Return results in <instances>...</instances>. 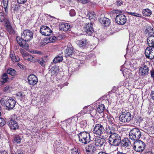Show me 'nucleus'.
<instances>
[{"label": "nucleus", "instance_id": "nucleus-29", "mask_svg": "<svg viewBox=\"0 0 154 154\" xmlns=\"http://www.w3.org/2000/svg\"><path fill=\"white\" fill-rule=\"evenodd\" d=\"M7 19H9L6 17V15L4 12H0V22H2L4 21L5 23V21Z\"/></svg>", "mask_w": 154, "mask_h": 154}, {"label": "nucleus", "instance_id": "nucleus-64", "mask_svg": "<svg viewBox=\"0 0 154 154\" xmlns=\"http://www.w3.org/2000/svg\"><path fill=\"white\" fill-rule=\"evenodd\" d=\"M2 110V107L0 106V111H1Z\"/></svg>", "mask_w": 154, "mask_h": 154}, {"label": "nucleus", "instance_id": "nucleus-62", "mask_svg": "<svg viewBox=\"0 0 154 154\" xmlns=\"http://www.w3.org/2000/svg\"><path fill=\"white\" fill-rule=\"evenodd\" d=\"M8 87L6 86L5 87V91H7L8 89Z\"/></svg>", "mask_w": 154, "mask_h": 154}, {"label": "nucleus", "instance_id": "nucleus-12", "mask_svg": "<svg viewBox=\"0 0 154 154\" xmlns=\"http://www.w3.org/2000/svg\"><path fill=\"white\" fill-rule=\"evenodd\" d=\"M149 69L146 65H142L139 69V73L140 76L144 78L149 73Z\"/></svg>", "mask_w": 154, "mask_h": 154}, {"label": "nucleus", "instance_id": "nucleus-63", "mask_svg": "<svg viewBox=\"0 0 154 154\" xmlns=\"http://www.w3.org/2000/svg\"><path fill=\"white\" fill-rule=\"evenodd\" d=\"M146 154H152V153L151 152H149L147 153Z\"/></svg>", "mask_w": 154, "mask_h": 154}, {"label": "nucleus", "instance_id": "nucleus-22", "mask_svg": "<svg viewBox=\"0 0 154 154\" xmlns=\"http://www.w3.org/2000/svg\"><path fill=\"white\" fill-rule=\"evenodd\" d=\"M147 42L148 47H154V35L149 36L147 39Z\"/></svg>", "mask_w": 154, "mask_h": 154}, {"label": "nucleus", "instance_id": "nucleus-20", "mask_svg": "<svg viewBox=\"0 0 154 154\" xmlns=\"http://www.w3.org/2000/svg\"><path fill=\"white\" fill-rule=\"evenodd\" d=\"M100 21L102 25L104 26H108L110 24L109 19L105 17L100 18Z\"/></svg>", "mask_w": 154, "mask_h": 154}, {"label": "nucleus", "instance_id": "nucleus-40", "mask_svg": "<svg viewBox=\"0 0 154 154\" xmlns=\"http://www.w3.org/2000/svg\"><path fill=\"white\" fill-rule=\"evenodd\" d=\"M128 13L129 15L134 16L136 17H141L142 16L141 14L135 12H128Z\"/></svg>", "mask_w": 154, "mask_h": 154}, {"label": "nucleus", "instance_id": "nucleus-2", "mask_svg": "<svg viewBox=\"0 0 154 154\" xmlns=\"http://www.w3.org/2000/svg\"><path fill=\"white\" fill-rule=\"evenodd\" d=\"M119 121L125 124L129 123L132 119V115L129 112L122 110L119 116Z\"/></svg>", "mask_w": 154, "mask_h": 154}, {"label": "nucleus", "instance_id": "nucleus-28", "mask_svg": "<svg viewBox=\"0 0 154 154\" xmlns=\"http://www.w3.org/2000/svg\"><path fill=\"white\" fill-rule=\"evenodd\" d=\"M105 109L104 106L103 104H101L98 106L96 109V111L97 112L100 114L102 113Z\"/></svg>", "mask_w": 154, "mask_h": 154}, {"label": "nucleus", "instance_id": "nucleus-19", "mask_svg": "<svg viewBox=\"0 0 154 154\" xmlns=\"http://www.w3.org/2000/svg\"><path fill=\"white\" fill-rule=\"evenodd\" d=\"M69 23H61L59 25V29L62 31H66L69 29L70 26Z\"/></svg>", "mask_w": 154, "mask_h": 154}, {"label": "nucleus", "instance_id": "nucleus-24", "mask_svg": "<svg viewBox=\"0 0 154 154\" xmlns=\"http://www.w3.org/2000/svg\"><path fill=\"white\" fill-rule=\"evenodd\" d=\"M145 32L146 33H148L149 36H153L154 33V30L153 28L150 26H146Z\"/></svg>", "mask_w": 154, "mask_h": 154}, {"label": "nucleus", "instance_id": "nucleus-60", "mask_svg": "<svg viewBox=\"0 0 154 154\" xmlns=\"http://www.w3.org/2000/svg\"><path fill=\"white\" fill-rule=\"evenodd\" d=\"M116 154H126V153H123V152H118Z\"/></svg>", "mask_w": 154, "mask_h": 154}, {"label": "nucleus", "instance_id": "nucleus-59", "mask_svg": "<svg viewBox=\"0 0 154 154\" xmlns=\"http://www.w3.org/2000/svg\"><path fill=\"white\" fill-rule=\"evenodd\" d=\"M29 56V55H27V56H26L25 58H24L25 60H26L28 61V59H29V57H28Z\"/></svg>", "mask_w": 154, "mask_h": 154}, {"label": "nucleus", "instance_id": "nucleus-57", "mask_svg": "<svg viewBox=\"0 0 154 154\" xmlns=\"http://www.w3.org/2000/svg\"><path fill=\"white\" fill-rule=\"evenodd\" d=\"M22 54L24 58H25L26 56H27V55H28L26 53H22Z\"/></svg>", "mask_w": 154, "mask_h": 154}, {"label": "nucleus", "instance_id": "nucleus-53", "mask_svg": "<svg viewBox=\"0 0 154 154\" xmlns=\"http://www.w3.org/2000/svg\"><path fill=\"white\" fill-rule=\"evenodd\" d=\"M150 74L151 77L154 79V69L150 71Z\"/></svg>", "mask_w": 154, "mask_h": 154}, {"label": "nucleus", "instance_id": "nucleus-61", "mask_svg": "<svg viewBox=\"0 0 154 154\" xmlns=\"http://www.w3.org/2000/svg\"><path fill=\"white\" fill-rule=\"evenodd\" d=\"M98 154H107L105 152H99Z\"/></svg>", "mask_w": 154, "mask_h": 154}, {"label": "nucleus", "instance_id": "nucleus-41", "mask_svg": "<svg viewBox=\"0 0 154 154\" xmlns=\"http://www.w3.org/2000/svg\"><path fill=\"white\" fill-rule=\"evenodd\" d=\"M81 128H84L87 126V122L85 120L82 121L80 123Z\"/></svg>", "mask_w": 154, "mask_h": 154}, {"label": "nucleus", "instance_id": "nucleus-36", "mask_svg": "<svg viewBox=\"0 0 154 154\" xmlns=\"http://www.w3.org/2000/svg\"><path fill=\"white\" fill-rule=\"evenodd\" d=\"M5 26L6 27L7 30L11 27L9 21V19H6L5 23Z\"/></svg>", "mask_w": 154, "mask_h": 154}, {"label": "nucleus", "instance_id": "nucleus-48", "mask_svg": "<svg viewBox=\"0 0 154 154\" xmlns=\"http://www.w3.org/2000/svg\"><path fill=\"white\" fill-rule=\"evenodd\" d=\"M4 6H7L8 4V0H2Z\"/></svg>", "mask_w": 154, "mask_h": 154}, {"label": "nucleus", "instance_id": "nucleus-42", "mask_svg": "<svg viewBox=\"0 0 154 154\" xmlns=\"http://www.w3.org/2000/svg\"><path fill=\"white\" fill-rule=\"evenodd\" d=\"M37 62L39 63L42 66H43L44 65L45 61L42 58H40L38 59Z\"/></svg>", "mask_w": 154, "mask_h": 154}, {"label": "nucleus", "instance_id": "nucleus-31", "mask_svg": "<svg viewBox=\"0 0 154 154\" xmlns=\"http://www.w3.org/2000/svg\"><path fill=\"white\" fill-rule=\"evenodd\" d=\"M7 73L12 76H14L17 75L16 71L14 69L9 68L7 71Z\"/></svg>", "mask_w": 154, "mask_h": 154}, {"label": "nucleus", "instance_id": "nucleus-27", "mask_svg": "<svg viewBox=\"0 0 154 154\" xmlns=\"http://www.w3.org/2000/svg\"><path fill=\"white\" fill-rule=\"evenodd\" d=\"M122 144L124 146L127 147L131 145V143L128 138H125L122 140Z\"/></svg>", "mask_w": 154, "mask_h": 154}, {"label": "nucleus", "instance_id": "nucleus-8", "mask_svg": "<svg viewBox=\"0 0 154 154\" xmlns=\"http://www.w3.org/2000/svg\"><path fill=\"white\" fill-rule=\"evenodd\" d=\"M33 33L31 30L29 29L24 30L21 33L22 38L25 41H29L33 38Z\"/></svg>", "mask_w": 154, "mask_h": 154}, {"label": "nucleus", "instance_id": "nucleus-25", "mask_svg": "<svg viewBox=\"0 0 154 154\" xmlns=\"http://www.w3.org/2000/svg\"><path fill=\"white\" fill-rule=\"evenodd\" d=\"M10 57L13 62H17L20 60V58L18 56H16L14 52H11Z\"/></svg>", "mask_w": 154, "mask_h": 154}, {"label": "nucleus", "instance_id": "nucleus-7", "mask_svg": "<svg viewBox=\"0 0 154 154\" xmlns=\"http://www.w3.org/2000/svg\"><path fill=\"white\" fill-rule=\"evenodd\" d=\"M75 50L71 43H69L64 51L65 55L66 57H73L75 56Z\"/></svg>", "mask_w": 154, "mask_h": 154}, {"label": "nucleus", "instance_id": "nucleus-50", "mask_svg": "<svg viewBox=\"0 0 154 154\" xmlns=\"http://www.w3.org/2000/svg\"><path fill=\"white\" fill-rule=\"evenodd\" d=\"M23 151L21 149H20L17 150L16 152V154H23Z\"/></svg>", "mask_w": 154, "mask_h": 154}, {"label": "nucleus", "instance_id": "nucleus-55", "mask_svg": "<svg viewBox=\"0 0 154 154\" xmlns=\"http://www.w3.org/2000/svg\"><path fill=\"white\" fill-rule=\"evenodd\" d=\"M56 70L55 69V70L53 69V72L54 73V74H55L56 75L58 73V71L57 70V68H56Z\"/></svg>", "mask_w": 154, "mask_h": 154}, {"label": "nucleus", "instance_id": "nucleus-21", "mask_svg": "<svg viewBox=\"0 0 154 154\" xmlns=\"http://www.w3.org/2000/svg\"><path fill=\"white\" fill-rule=\"evenodd\" d=\"M85 149L87 152H94L96 150V148L93 143L88 144L85 148Z\"/></svg>", "mask_w": 154, "mask_h": 154}, {"label": "nucleus", "instance_id": "nucleus-11", "mask_svg": "<svg viewBox=\"0 0 154 154\" xmlns=\"http://www.w3.org/2000/svg\"><path fill=\"white\" fill-rule=\"evenodd\" d=\"M7 124L12 130L15 131L19 128V126L17 122L12 118H10Z\"/></svg>", "mask_w": 154, "mask_h": 154}, {"label": "nucleus", "instance_id": "nucleus-17", "mask_svg": "<svg viewBox=\"0 0 154 154\" xmlns=\"http://www.w3.org/2000/svg\"><path fill=\"white\" fill-rule=\"evenodd\" d=\"M94 141L95 145L99 147L103 146L106 141L105 139L98 136L95 138Z\"/></svg>", "mask_w": 154, "mask_h": 154}, {"label": "nucleus", "instance_id": "nucleus-38", "mask_svg": "<svg viewBox=\"0 0 154 154\" xmlns=\"http://www.w3.org/2000/svg\"><path fill=\"white\" fill-rule=\"evenodd\" d=\"M23 97L24 95L21 92H18L16 96V98L20 101H22Z\"/></svg>", "mask_w": 154, "mask_h": 154}, {"label": "nucleus", "instance_id": "nucleus-56", "mask_svg": "<svg viewBox=\"0 0 154 154\" xmlns=\"http://www.w3.org/2000/svg\"><path fill=\"white\" fill-rule=\"evenodd\" d=\"M0 154H8V153L6 151L4 150L0 151Z\"/></svg>", "mask_w": 154, "mask_h": 154}, {"label": "nucleus", "instance_id": "nucleus-33", "mask_svg": "<svg viewBox=\"0 0 154 154\" xmlns=\"http://www.w3.org/2000/svg\"><path fill=\"white\" fill-rule=\"evenodd\" d=\"M57 38L55 36H52L51 37H48L47 41H48V42L53 43L55 42L57 40Z\"/></svg>", "mask_w": 154, "mask_h": 154}, {"label": "nucleus", "instance_id": "nucleus-34", "mask_svg": "<svg viewBox=\"0 0 154 154\" xmlns=\"http://www.w3.org/2000/svg\"><path fill=\"white\" fill-rule=\"evenodd\" d=\"M71 152L72 154H79V150L77 148L74 147L71 149Z\"/></svg>", "mask_w": 154, "mask_h": 154}, {"label": "nucleus", "instance_id": "nucleus-32", "mask_svg": "<svg viewBox=\"0 0 154 154\" xmlns=\"http://www.w3.org/2000/svg\"><path fill=\"white\" fill-rule=\"evenodd\" d=\"M143 13L144 16H148L151 15L152 12L149 9H146L143 10Z\"/></svg>", "mask_w": 154, "mask_h": 154}, {"label": "nucleus", "instance_id": "nucleus-51", "mask_svg": "<svg viewBox=\"0 0 154 154\" xmlns=\"http://www.w3.org/2000/svg\"><path fill=\"white\" fill-rule=\"evenodd\" d=\"M151 99L154 101V90L151 91L150 94Z\"/></svg>", "mask_w": 154, "mask_h": 154}, {"label": "nucleus", "instance_id": "nucleus-10", "mask_svg": "<svg viewBox=\"0 0 154 154\" xmlns=\"http://www.w3.org/2000/svg\"><path fill=\"white\" fill-rule=\"evenodd\" d=\"M116 21L118 24L123 25L126 23L127 21V18L124 14H119L116 16Z\"/></svg>", "mask_w": 154, "mask_h": 154}, {"label": "nucleus", "instance_id": "nucleus-26", "mask_svg": "<svg viewBox=\"0 0 154 154\" xmlns=\"http://www.w3.org/2000/svg\"><path fill=\"white\" fill-rule=\"evenodd\" d=\"M21 139L19 135H16L12 140V142L14 144H19L21 143Z\"/></svg>", "mask_w": 154, "mask_h": 154}, {"label": "nucleus", "instance_id": "nucleus-13", "mask_svg": "<svg viewBox=\"0 0 154 154\" xmlns=\"http://www.w3.org/2000/svg\"><path fill=\"white\" fill-rule=\"evenodd\" d=\"M145 55L147 58L152 60L154 58V47H148L145 51Z\"/></svg>", "mask_w": 154, "mask_h": 154}, {"label": "nucleus", "instance_id": "nucleus-39", "mask_svg": "<svg viewBox=\"0 0 154 154\" xmlns=\"http://www.w3.org/2000/svg\"><path fill=\"white\" fill-rule=\"evenodd\" d=\"M26 42L24 41L22 44V45L20 46L25 49H28L29 46L28 44Z\"/></svg>", "mask_w": 154, "mask_h": 154}, {"label": "nucleus", "instance_id": "nucleus-58", "mask_svg": "<svg viewBox=\"0 0 154 154\" xmlns=\"http://www.w3.org/2000/svg\"><path fill=\"white\" fill-rule=\"evenodd\" d=\"M18 66L20 67L21 68H23V66H24L21 65L20 64L18 63Z\"/></svg>", "mask_w": 154, "mask_h": 154}, {"label": "nucleus", "instance_id": "nucleus-46", "mask_svg": "<svg viewBox=\"0 0 154 154\" xmlns=\"http://www.w3.org/2000/svg\"><path fill=\"white\" fill-rule=\"evenodd\" d=\"M108 122L111 124H112L114 123V119L113 118H112L109 119H108Z\"/></svg>", "mask_w": 154, "mask_h": 154}, {"label": "nucleus", "instance_id": "nucleus-3", "mask_svg": "<svg viewBox=\"0 0 154 154\" xmlns=\"http://www.w3.org/2000/svg\"><path fill=\"white\" fill-rule=\"evenodd\" d=\"M145 144L142 141L137 140L134 141L133 149L136 152H142L145 149Z\"/></svg>", "mask_w": 154, "mask_h": 154}, {"label": "nucleus", "instance_id": "nucleus-4", "mask_svg": "<svg viewBox=\"0 0 154 154\" xmlns=\"http://www.w3.org/2000/svg\"><path fill=\"white\" fill-rule=\"evenodd\" d=\"M78 136L79 141L82 143L87 144L90 141V136L87 132H82L78 134Z\"/></svg>", "mask_w": 154, "mask_h": 154}, {"label": "nucleus", "instance_id": "nucleus-44", "mask_svg": "<svg viewBox=\"0 0 154 154\" xmlns=\"http://www.w3.org/2000/svg\"><path fill=\"white\" fill-rule=\"evenodd\" d=\"M5 124V122L4 119L0 117V126H3Z\"/></svg>", "mask_w": 154, "mask_h": 154}, {"label": "nucleus", "instance_id": "nucleus-9", "mask_svg": "<svg viewBox=\"0 0 154 154\" xmlns=\"http://www.w3.org/2000/svg\"><path fill=\"white\" fill-rule=\"evenodd\" d=\"M5 104L7 109L11 110L14 107L16 101L13 98L9 97L8 99L5 100Z\"/></svg>", "mask_w": 154, "mask_h": 154}, {"label": "nucleus", "instance_id": "nucleus-52", "mask_svg": "<svg viewBox=\"0 0 154 154\" xmlns=\"http://www.w3.org/2000/svg\"><path fill=\"white\" fill-rule=\"evenodd\" d=\"M7 30L10 34L13 33H14L13 29L12 27L11 28L9 29H8Z\"/></svg>", "mask_w": 154, "mask_h": 154}, {"label": "nucleus", "instance_id": "nucleus-47", "mask_svg": "<svg viewBox=\"0 0 154 154\" xmlns=\"http://www.w3.org/2000/svg\"><path fill=\"white\" fill-rule=\"evenodd\" d=\"M117 6H121L123 4V2L122 0H118L116 2Z\"/></svg>", "mask_w": 154, "mask_h": 154}, {"label": "nucleus", "instance_id": "nucleus-37", "mask_svg": "<svg viewBox=\"0 0 154 154\" xmlns=\"http://www.w3.org/2000/svg\"><path fill=\"white\" fill-rule=\"evenodd\" d=\"M16 40L18 44L20 45V46L22 45V44L23 42L24 41L23 39L22 38V36L21 38L20 36H17L16 37Z\"/></svg>", "mask_w": 154, "mask_h": 154}, {"label": "nucleus", "instance_id": "nucleus-16", "mask_svg": "<svg viewBox=\"0 0 154 154\" xmlns=\"http://www.w3.org/2000/svg\"><path fill=\"white\" fill-rule=\"evenodd\" d=\"M93 23L91 22L90 23L87 24L84 28V30L88 35H91L94 32L92 26Z\"/></svg>", "mask_w": 154, "mask_h": 154}, {"label": "nucleus", "instance_id": "nucleus-6", "mask_svg": "<svg viewBox=\"0 0 154 154\" xmlns=\"http://www.w3.org/2000/svg\"><path fill=\"white\" fill-rule=\"evenodd\" d=\"M105 130L103 125L99 124L95 125L92 131L94 136L98 137L105 133Z\"/></svg>", "mask_w": 154, "mask_h": 154}, {"label": "nucleus", "instance_id": "nucleus-30", "mask_svg": "<svg viewBox=\"0 0 154 154\" xmlns=\"http://www.w3.org/2000/svg\"><path fill=\"white\" fill-rule=\"evenodd\" d=\"M63 60V57L62 56H58L55 57L53 60V62L54 63H56L61 62Z\"/></svg>", "mask_w": 154, "mask_h": 154}, {"label": "nucleus", "instance_id": "nucleus-43", "mask_svg": "<svg viewBox=\"0 0 154 154\" xmlns=\"http://www.w3.org/2000/svg\"><path fill=\"white\" fill-rule=\"evenodd\" d=\"M29 59L28 61H30L32 62H35L36 61V59L35 58L32 56L31 55H29L28 57Z\"/></svg>", "mask_w": 154, "mask_h": 154}, {"label": "nucleus", "instance_id": "nucleus-5", "mask_svg": "<svg viewBox=\"0 0 154 154\" xmlns=\"http://www.w3.org/2000/svg\"><path fill=\"white\" fill-rule=\"evenodd\" d=\"M141 133L140 131L138 128H134L130 131L129 136V138L132 140H139L141 137Z\"/></svg>", "mask_w": 154, "mask_h": 154}, {"label": "nucleus", "instance_id": "nucleus-35", "mask_svg": "<svg viewBox=\"0 0 154 154\" xmlns=\"http://www.w3.org/2000/svg\"><path fill=\"white\" fill-rule=\"evenodd\" d=\"M8 75L6 73H4L2 76V79L3 80L1 82L3 83H5L8 81Z\"/></svg>", "mask_w": 154, "mask_h": 154}, {"label": "nucleus", "instance_id": "nucleus-18", "mask_svg": "<svg viewBox=\"0 0 154 154\" xmlns=\"http://www.w3.org/2000/svg\"><path fill=\"white\" fill-rule=\"evenodd\" d=\"M78 44L80 48H84L88 45L89 41L86 38H83L79 41Z\"/></svg>", "mask_w": 154, "mask_h": 154}, {"label": "nucleus", "instance_id": "nucleus-49", "mask_svg": "<svg viewBox=\"0 0 154 154\" xmlns=\"http://www.w3.org/2000/svg\"><path fill=\"white\" fill-rule=\"evenodd\" d=\"M27 0H17V2L19 4H23L25 3Z\"/></svg>", "mask_w": 154, "mask_h": 154}, {"label": "nucleus", "instance_id": "nucleus-23", "mask_svg": "<svg viewBox=\"0 0 154 154\" xmlns=\"http://www.w3.org/2000/svg\"><path fill=\"white\" fill-rule=\"evenodd\" d=\"M95 14L94 12L92 11H89L87 14V17L90 20H92V21H91V22L92 23H93L96 19L94 16Z\"/></svg>", "mask_w": 154, "mask_h": 154}, {"label": "nucleus", "instance_id": "nucleus-14", "mask_svg": "<svg viewBox=\"0 0 154 154\" xmlns=\"http://www.w3.org/2000/svg\"><path fill=\"white\" fill-rule=\"evenodd\" d=\"M27 79L29 84L32 86L36 85L38 82L37 77L33 74L29 75Z\"/></svg>", "mask_w": 154, "mask_h": 154}, {"label": "nucleus", "instance_id": "nucleus-15", "mask_svg": "<svg viewBox=\"0 0 154 154\" xmlns=\"http://www.w3.org/2000/svg\"><path fill=\"white\" fill-rule=\"evenodd\" d=\"M40 32L43 35L49 36L52 32V31L48 27L43 26L40 28Z\"/></svg>", "mask_w": 154, "mask_h": 154}, {"label": "nucleus", "instance_id": "nucleus-54", "mask_svg": "<svg viewBox=\"0 0 154 154\" xmlns=\"http://www.w3.org/2000/svg\"><path fill=\"white\" fill-rule=\"evenodd\" d=\"M80 2L83 4H86L88 2V0H80Z\"/></svg>", "mask_w": 154, "mask_h": 154}, {"label": "nucleus", "instance_id": "nucleus-45", "mask_svg": "<svg viewBox=\"0 0 154 154\" xmlns=\"http://www.w3.org/2000/svg\"><path fill=\"white\" fill-rule=\"evenodd\" d=\"M69 14L71 17L74 16L75 15V12L74 9H71L69 11Z\"/></svg>", "mask_w": 154, "mask_h": 154}, {"label": "nucleus", "instance_id": "nucleus-1", "mask_svg": "<svg viewBox=\"0 0 154 154\" xmlns=\"http://www.w3.org/2000/svg\"><path fill=\"white\" fill-rule=\"evenodd\" d=\"M109 130L107 131V133L109 135V143L110 144L116 146H119L121 142L120 135L115 132V128L113 127H108Z\"/></svg>", "mask_w": 154, "mask_h": 154}]
</instances>
